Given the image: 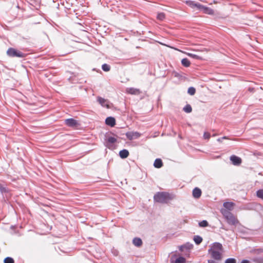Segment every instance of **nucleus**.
<instances>
[{
    "label": "nucleus",
    "instance_id": "obj_2",
    "mask_svg": "<svg viewBox=\"0 0 263 263\" xmlns=\"http://www.w3.org/2000/svg\"><path fill=\"white\" fill-rule=\"evenodd\" d=\"M222 245L218 242H215L211 247V249L209 250V253L213 259L220 260L222 258Z\"/></svg>",
    "mask_w": 263,
    "mask_h": 263
},
{
    "label": "nucleus",
    "instance_id": "obj_40",
    "mask_svg": "<svg viewBox=\"0 0 263 263\" xmlns=\"http://www.w3.org/2000/svg\"><path fill=\"white\" fill-rule=\"evenodd\" d=\"M217 135L216 134H214L213 136H216Z\"/></svg>",
    "mask_w": 263,
    "mask_h": 263
},
{
    "label": "nucleus",
    "instance_id": "obj_13",
    "mask_svg": "<svg viewBox=\"0 0 263 263\" xmlns=\"http://www.w3.org/2000/svg\"><path fill=\"white\" fill-rule=\"evenodd\" d=\"M201 195V191L198 187L195 188L193 191V196L195 198H199Z\"/></svg>",
    "mask_w": 263,
    "mask_h": 263
},
{
    "label": "nucleus",
    "instance_id": "obj_20",
    "mask_svg": "<svg viewBox=\"0 0 263 263\" xmlns=\"http://www.w3.org/2000/svg\"><path fill=\"white\" fill-rule=\"evenodd\" d=\"M183 110L187 113H190L192 111V108L190 104H187L184 108Z\"/></svg>",
    "mask_w": 263,
    "mask_h": 263
},
{
    "label": "nucleus",
    "instance_id": "obj_14",
    "mask_svg": "<svg viewBox=\"0 0 263 263\" xmlns=\"http://www.w3.org/2000/svg\"><path fill=\"white\" fill-rule=\"evenodd\" d=\"M202 11L205 14L209 15H213L214 14V11L213 9L205 6L203 7Z\"/></svg>",
    "mask_w": 263,
    "mask_h": 263
},
{
    "label": "nucleus",
    "instance_id": "obj_31",
    "mask_svg": "<svg viewBox=\"0 0 263 263\" xmlns=\"http://www.w3.org/2000/svg\"><path fill=\"white\" fill-rule=\"evenodd\" d=\"M203 137L205 139H209L211 137V135L208 132H205L203 134Z\"/></svg>",
    "mask_w": 263,
    "mask_h": 263
},
{
    "label": "nucleus",
    "instance_id": "obj_8",
    "mask_svg": "<svg viewBox=\"0 0 263 263\" xmlns=\"http://www.w3.org/2000/svg\"><path fill=\"white\" fill-rule=\"evenodd\" d=\"M235 205V203L232 202H224L223 204L224 208L223 209H226V210L230 212L234 209Z\"/></svg>",
    "mask_w": 263,
    "mask_h": 263
},
{
    "label": "nucleus",
    "instance_id": "obj_5",
    "mask_svg": "<svg viewBox=\"0 0 263 263\" xmlns=\"http://www.w3.org/2000/svg\"><path fill=\"white\" fill-rule=\"evenodd\" d=\"M97 100L103 107H106L107 108H110L109 102L107 100H106L101 97H98L97 98Z\"/></svg>",
    "mask_w": 263,
    "mask_h": 263
},
{
    "label": "nucleus",
    "instance_id": "obj_19",
    "mask_svg": "<svg viewBox=\"0 0 263 263\" xmlns=\"http://www.w3.org/2000/svg\"><path fill=\"white\" fill-rule=\"evenodd\" d=\"M173 263H185V259L183 257H179L177 258L175 261H172Z\"/></svg>",
    "mask_w": 263,
    "mask_h": 263
},
{
    "label": "nucleus",
    "instance_id": "obj_35",
    "mask_svg": "<svg viewBox=\"0 0 263 263\" xmlns=\"http://www.w3.org/2000/svg\"><path fill=\"white\" fill-rule=\"evenodd\" d=\"M262 252H263V249H262L254 250V254H258Z\"/></svg>",
    "mask_w": 263,
    "mask_h": 263
},
{
    "label": "nucleus",
    "instance_id": "obj_17",
    "mask_svg": "<svg viewBox=\"0 0 263 263\" xmlns=\"http://www.w3.org/2000/svg\"><path fill=\"white\" fill-rule=\"evenodd\" d=\"M133 242L137 247H140L142 244V240L139 238H135L133 240Z\"/></svg>",
    "mask_w": 263,
    "mask_h": 263
},
{
    "label": "nucleus",
    "instance_id": "obj_24",
    "mask_svg": "<svg viewBox=\"0 0 263 263\" xmlns=\"http://www.w3.org/2000/svg\"><path fill=\"white\" fill-rule=\"evenodd\" d=\"M102 68L105 71H108L110 69V67L107 64H104L102 66Z\"/></svg>",
    "mask_w": 263,
    "mask_h": 263
},
{
    "label": "nucleus",
    "instance_id": "obj_4",
    "mask_svg": "<svg viewBox=\"0 0 263 263\" xmlns=\"http://www.w3.org/2000/svg\"><path fill=\"white\" fill-rule=\"evenodd\" d=\"M7 54L9 57L12 58H24L25 57V53L13 48H8L7 51Z\"/></svg>",
    "mask_w": 263,
    "mask_h": 263
},
{
    "label": "nucleus",
    "instance_id": "obj_28",
    "mask_svg": "<svg viewBox=\"0 0 263 263\" xmlns=\"http://www.w3.org/2000/svg\"><path fill=\"white\" fill-rule=\"evenodd\" d=\"M257 196L263 199V190H259L257 192Z\"/></svg>",
    "mask_w": 263,
    "mask_h": 263
},
{
    "label": "nucleus",
    "instance_id": "obj_18",
    "mask_svg": "<svg viewBox=\"0 0 263 263\" xmlns=\"http://www.w3.org/2000/svg\"><path fill=\"white\" fill-rule=\"evenodd\" d=\"M181 64L185 67H188L191 65V62L187 58H184L181 60Z\"/></svg>",
    "mask_w": 263,
    "mask_h": 263
},
{
    "label": "nucleus",
    "instance_id": "obj_29",
    "mask_svg": "<svg viewBox=\"0 0 263 263\" xmlns=\"http://www.w3.org/2000/svg\"><path fill=\"white\" fill-rule=\"evenodd\" d=\"M224 263H236V260L234 258H230L226 259Z\"/></svg>",
    "mask_w": 263,
    "mask_h": 263
},
{
    "label": "nucleus",
    "instance_id": "obj_22",
    "mask_svg": "<svg viewBox=\"0 0 263 263\" xmlns=\"http://www.w3.org/2000/svg\"><path fill=\"white\" fill-rule=\"evenodd\" d=\"M165 17V15L163 12L158 13L157 18L160 21H163Z\"/></svg>",
    "mask_w": 263,
    "mask_h": 263
},
{
    "label": "nucleus",
    "instance_id": "obj_30",
    "mask_svg": "<svg viewBox=\"0 0 263 263\" xmlns=\"http://www.w3.org/2000/svg\"><path fill=\"white\" fill-rule=\"evenodd\" d=\"M253 261L256 263H263V258H256L253 259Z\"/></svg>",
    "mask_w": 263,
    "mask_h": 263
},
{
    "label": "nucleus",
    "instance_id": "obj_15",
    "mask_svg": "<svg viewBox=\"0 0 263 263\" xmlns=\"http://www.w3.org/2000/svg\"><path fill=\"white\" fill-rule=\"evenodd\" d=\"M163 165V163L161 159H156L154 163V166L156 168H159L161 167Z\"/></svg>",
    "mask_w": 263,
    "mask_h": 263
},
{
    "label": "nucleus",
    "instance_id": "obj_37",
    "mask_svg": "<svg viewBox=\"0 0 263 263\" xmlns=\"http://www.w3.org/2000/svg\"><path fill=\"white\" fill-rule=\"evenodd\" d=\"M187 3L191 7H194L195 4H196V3H195L194 2H192V1L188 2H187Z\"/></svg>",
    "mask_w": 263,
    "mask_h": 263
},
{
    "label": "nucleus",
    "instance_id": "obj_39",
    "mask_svg": "<svg viewBox=\"0 0 263 263\" xmlns=\"http://www.w3.org/2000/svg\"><path fill=\"white\" fill-rule=\"evenodd\" d=\"M208 263H217V262H216L215 261H214L213 260H209Z\"/></svg>",
    "mask_w": 263,
    "mask_h": 263
},
{
    "label": "nucleus",
    "instance_id": "obj_9",
    "mask_svg": "<svg viewBox=\"0 0 263 263\" xmlns=\"http://www.w3.org/2000/svg\"><path fill=\"white\" fill-rule=\"evenodd\" d=\"M126 92L127 93L134 95H139L141 93L140 89L135 88H127L126 89Z\"/></svg>",
    "mask_w": 263,
    "mask_h": 263
},
{
    "label": "nucleus",
    "instance_id": "obj_33",
    "mask_svg": "<svg viewBox=\"0 0 263 263\" xmlns=\"http://www.w3.org/2000/svg\"><path fill=\"white\" fill-rule=\"evenodd\" d=\"M0 191L4 192H7L8 191L7 188L4 186L2 184H0Z\"/></svg>",
    "mask_w": 263,
    "mask_h": 263
},
{
    "label": "nucleus",
    "instance_id": "obj_34",
    "mask_svg": "<svg viewBox=\"0 0 263 263\" xmlns=\"http://www.w3.org/2000/svg\"><path fill=\"white\" fill-rule=\"evenodd\" d=\"M195 7H196L198 8L199 9L202 10L204 6H203L200 4H198V3H196V4H195Z\"/></svg>",
    "mask_w": 263,
    "mask_h": 263
},
{
    "label": "nucleus",
    "instance_id": "obj_6",
    "mask_svg": "<svg viewBox=\"0 0 263 263\" xmlns=\"http://www.w3.org/2000/svg\"><path fill=\"white\" fill-rule=\"evenodd\" d=\"M230 160L235 165H239L242 162L241 159L235 155L231 156L230 157Z\"/></svg>",
    "mask_w": 263,
    "mask_h": 263
},
{
    "label": "nucleus",
    "instance_id": "obj_36",
    "mask_svg": "<svg viewBox=\"0 0 263 263\" xmlns=\"http://www.w3.org/2000/svg\"><path fill=\"white\" fill-rule=\"evenodd\" d=\"M222 139H230L227 136H224L221 138H218L217 139V141H218L219 142H222Z\"/></svg>",
    "mask_w": 263,
    "mask_h": 263
},
{
    "label": "nucleus",
    "instance_id": "obj_11",
    "mask_svg": "<svg viewBox=\"0 0 263 263\" xmlns=\"http://www.w3.org/2000/svg\"><path fill=\"white\" fill-rule=\"evenodd\" d=\"M193 247V245L190 244L189 243H187L185 245L181 246L179 247V250L181 252H183L185 250H190Z\"/></svg>",
    "mask_w": 263,
    "mask_h": 263
},
{
    "label": "nucleus",
    "instance_id": "obj_1",
    "mask_svg": "<svg viewBox=\"0 0 263 263\" xmlns=\"http://www.w3.org/2000/svg\"><path fill=\"white\" fill-rule=\"evenodd\" d=\"M175 196L173 194L166 192H160L156 193L154 196V201L155 202L167 203L173 200Z\"/></svg>",
    "mask_w": 263,
    "mask_h": 263
},
{
    "label": "nucleus",
    "instance_id": "obj_38",
    "mask_svg": "<svg viewBox=\"0 0 263 263\" xmlns=\"http://www.w3.org/2000/svg\"><path fill=\"white\" fill-rule=\"evenodd\" d=\"M241 263H250V261L248 260H242Z\"/></svg>",
    "mask_w": 263,
    "mask_h": 263
},
{
    "label": "nucleus",
    "instance_id": "obj_10",
    "mask_svg": "<svg viewBox=\"0 0 263 263\" xmlns=\"http://www.w3.org/2000/svg\"><path fill=\"white\" fill-rule=\"evenodd\" d=\"M66 124L70 127H75L78 125L77 121L73 119H68L65 120Z\"/></svg>",
    "mask_w": 263,
    "mask_h": 263
},
{
    "label": "nucleus",
    "instance_id": "obj_21",
    "mask_svg": "<svg viewBox=\"0 0 263 263\" xmlns=\"http://www.w3.org/2000/svg\"><path fill=\"white\" fill-rule=\"evenodd\" d=\"M194 240L196 244L199 245L202 242V238L199 236H195Z\"/></svg>",
    "mask_w": 263,
    "mask_h": 263
},
{
    "label": "nucleus",
    "instance_id": "obj_25",
    "mask_svg": "<svg viewBox=\"0 0 263 263\" xmlns=\"http://www.w3.org/2000/svg\"><path fill=\"white\" fill-rule=\"evenodd\" d=\"M187 92L190 95H195V92H196V89L194 87H191L190 88H189L188 89V90H187Z\"/></svg>",
    "mask_w": 263,
    "mask_h": 263
},
{
    "label": "nucleus",
    "instance_id": "obj_27",
    "mask_svg": "<svg viewBox=\"0 0 263 263\" xmlns=\"http://www.w3.org/2000/svg\"><path fill=\"white\" fill-rule=\"evenodd\" d=\"M199 225L201 227H205L208 226V222L206 220H202L199 223Z\"/></svg>",
    "mask_w": 263,
    "mask_h": 263
},
{
    "label": "nucleus",
    "instance_id": "obj_16",
    "mask_svg": "<svg viewBox=\"0 0 263 263\" xmlns=\"http://www.w3.org/2000/svg\"><path fill=\"white\" fill-rule=\"evenodd\" d=\"M119 155L122 159L126 158L129 155V152L126 149H123L119 152Z\"/></svg>",
    "mask_w": 263,
    "mask_h": 263
},
{
    "label": "nucleus",
    "instance_id": "obj_7",
    "mask_svg": "<svg viewBox=\"0 0 263 263\" xmlns=\"http://www.w3.org/2000/svg\"><path fill=\"white\" fill-rule=\"evenodd\" d=\"M126 136L129 140H131L133 139L134 138H139L141 136V134L137 132H128L126 134Z\"/></svg>",
    "mask_w": 263,
    "mask_h": 263
},
{
    "label": "nucleus",
    "instance_id": "obj_32",
    "mask_svg": "<svg viewBox=\"0 0 263 263\" xmlns=\"http://www.w3.org/2000/svg\"><path fill=\"white\" fill-rule=\"evenodd\" d=\"M187 54L193 58H194V59H199L200 58L199 56H198L197 55H196V54H192V53H187Z\"/></svg>",
    "mask_w": 263,
    "mask_h": 263
},
{
    "label": "nucleus",
    "instance_id": "obj_3",
    "mask_svg": "<svg viewBox=\"0 0 263 263\" xmlns=\"http://www.w3.org/2000/svg\"><path fill=\"white\" fill-rule=\"evenodd\" d=\"M220 212L229 225L236 226L239 224V221L237 217L231 212L226 209H221Z\"/></svg>",
    "mask_w": 263,
    "mask_h": 263
},
{
    "label": "nucleus",
    "instance_id": "obj_26",
    "mask_svg": "<svg viewBox=\"0 0 263 263\" xmlns=\"http://www.w3.org/2000/svg\"><path fill=\"white\" fill-rule=\"evenodd\" d=\"M117 139L114 137H110L107 138V142L109 143L112 144L115 143Z\"/></svg>",
    "mask_w": 263,
    "mask_h": 263
},
{
    "label": "nucleus",
    "instance_id": "obj_12",
    "mask_svg": "<svg viewBox=\"0 0 263 263\" xmlns=\"http://www.w3.org/2000/svg\"><path fill=\"white\" fill-rule=\"evenodd\" d=\"M105 123L107 125L113 127L116 124V121L113 117H107L105 120Z\"/></svg>",
    "mask_w": 263,
    "mask_h": 263
},
{
    "label": "nucleus",
    "instance_id": "obj_23",
    "mask_svg": "<svg viewBox=\"0 0 263 263\" xmlns=\"http://www.w3.org/2000/svg\"><path fill=\"white\" fill-rule=\"evenodd\" d=\"M4 263H14V259L10 257H7L4 259Z\"/></svg>",
    "mask_w": 263,
    "mask_h": 263
}]
</instances>
